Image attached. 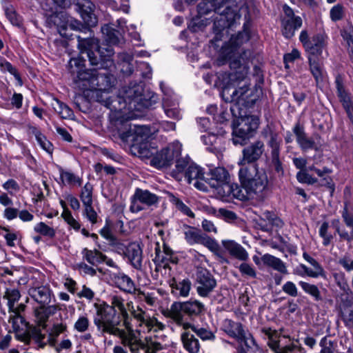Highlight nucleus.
<instances>
[{"label": "nucleus", "mask_w": 353, "mask_h": 353, "mask_svg": "<svg viewBox=\"0 0 353 353\" xmlns=\"http://www.w3.org/2000/svg\"><path fill=\"white\" fill-rule=\"evenodd\" d=\"M259 119L257 117L250 116L241 119L238 125L233 126L232 142L234 145H245L246 141L252 136L258 128Z\"/></svg>", "instance_id": "9"}, {"label": "nucleus", "mask_w": 353, "mask_h": 353, "mask_svg": "<svg viewBox=\"0 0 353 353\" xmlns=\"http://www.w3.org/2000/svg\"><path fill=\"white\" fill-rule=\"evenodd\" d=\"M299 285L305 293L312 296L315 301L322 300L320 290L316 285L302 281L299 282Z\"/></svg>", "instance_id": "43"}, {"label": "nucleus", "mask_w": 353, "mask_h": 353, "mask_svg": "<svg viewBox=\"0 0 353 353\" xmlns=\"http://www.w3.org/2000/svg\"><path fill=\"white\" fill-rule=\"evenodd\" d=\"M218 9L211 1L201 2L197 6L198 14L200 16L207 14L212 10L218 12Z\"/></svg>", "instance_id": "55"}, {"label": "nucleus", "mask_w": 353, "mask_h": 353, "mask_svg": "<svg viewBox=\"0 0 353 353\" xmlns=\"http://www.w3.org/2000/svg\"><path fill=\"white\" fill-rule=\"evenodd\" d=\"M90 325L89 319L85 316H80L74 325V329L78 332H85Z\"/></svg>", "instance_id": "56"}, {"label": "nucleus", "mask_w": 353, "mask_h": 353, "mask_svg": "<svg viewBox=\"0 0 353 353\" xmlns=\"http://www.w3.org/2000/svg\"><path fill=\"white\" fill-rule=\"evenodd\" d=\"M32 296L41 305H48L50 303V292L44 287H39L32 290Z\"/></svg>", "instance_id": "36"}, {"label": "nucleus", "mask_w": 353, "mask_h": 353, "mask_svg": "<svg viewBox=\"0 0 353 353\" xmlns=\"http://www.w3.org/2000/svg\"><path fill=\"white\" fill-rule=\"evenodd\" d=\"M183 232L186 242L190 245L201 244L214 252H216L219 250V245L216 240L202 233L201 230L194 227L183 225Z\"/></svg>", "instance_id": "11"}, {"label": "nucleus", "mask_w": 353, "mask_h": 353, "mask_svg": "<svg viewBox=\"0 0 353 353\" xmlns=\"http://www.w3.org/2000/svg\"><path fill=\"white\" fill-rule=\"evenodd\" d=\"M60 176L64 183H67L68 185H81V179L71 172L61 170L60 171Z\"/></svg>", "instance_id": "50"}, {"label": "nucleus", "mask_w": 353, "mask_h": 353, "mask_svg": "<svg viewBox=\"0 0 353 353\" xmlns=\"http://www.w3.org/2000/svg\"><path fill=\"white\" fill-rule=\"evenodd\" d=\"M162 105L164 112L168 117L176 120H179L182 118L181 110L179 108V103L171 96L163 97Z\"/></svg>", "instance_id": "25"}, {"label": "nucleus", "mask_w": 353, "mask_h": 353, "mask_svg": "<svg viewBox=\"0 0 353 353\" xmlns=\"http://www.w3.org/2000/svg\"><path fill=\"white\" fill-rule=\"evenodd\" d=\"M283 12L285 17L282 19V32L285 38L290 39L301 27L303 21L300 17L294 14L293 10L290 6L285 5Z\"/></svg>", "instance_id": "15"}, {"label": "nucleus", "mask_w": 353, "mask_h": 353, "mask_svg": "<svg viewBox=\"0 0 353 353\" xmlns=\"http://www.w3.org/2000/svg\"><path fill=\"white\" fill-rule=\"evenodd\" d=\"M328 223L323 222L319 230V236L323 239V245L325 246L330 245L333 239L332 234L328 232Z\"/></svg>", "instance_id": "54"}, {"label": "nucleus", "mask_w": 353, "mask_h": 353, "mask_svg": "<svg viewBox=\"0 0 353 353\" xmlns=\"http://www.w3.org/2000/svg\"><path fill=\"white\" fill-rule=\"evenodd\" d=\"M201 139L203 143L208 146V149L211 152H215L223 148V137L221 134L209 132L201 136Z\"/></svg>", "instance_id": "31"}, {"label": "nucleus", "mask_w": 353, "mask_h": 353, "mask_svg": "<svg viewBox=\"0 0 353 353\" xmlns=\"http://www.w3.org/2000/svg\"><path fill=\"white\" fill-rule=\"evenodd\" d=\"M102 32L107 35L106 40L111 44H117L119 42L117 31L110 28L108 26L102 27Z\"/></svg>", "instance_id": "60"}, {"label": "nucleus", "mask_w": 353, "mask_h": 353, "mask_svg": "<svg viewBox=\"0 0 353 353\" xmlns=\"http://www.w3.org/2000/svg\"><path fill=\"white\" fill-rule=\"evenodd\" d=\"M131 265L137 270L142 266V250L139 244L132 243L128 245L125 252Z\"/></svg>", "instance_id": "27"}, {"label": "nucleus", "mask_w": 353, "mask_h": 353, "mask_svg": "<svg viewBox=\"0 0 353 353\" xmlns=\"http://www.w3.org/2000/svg\"><path fill=\"white\" fill-rule=\"evenodd\" d=\"M5 14L9 21L15 26L20 27L22 25V18L17 13L13 6L7 3L3 6Z\"/></svg>", "instance_id": "42"}, {"label": "nucleus", "mask_w": 353, "mask_h": 353, "mask_svg": "<svg viewBox=\"0 0 353 353\" xmlns=\"http://www.w3.org/2000/svg\"><path fill=\"white\" fill-rule=\"evenodd\" d=\"M110 305L105 301L94 303L96 316L93 321L98 331L121 338L127 332L128 313L125 300L118 295L110 296Z\"/></svg>", "instance_id": "3"}, {"label": "nucleus", "mask_w": 353, "mask_h": 353, "mask_svg": "<svg viewBox=\"0 0 353 353\" xmlns=\"http://www.w3.org/2000/svg\"><path fill=\"white\" fill-rule=\"evenodd\" d=\"M69 66L70 68V72L71 73H77V77L79 74V72H84L87 71L88 70H83V68L85 66V60H83L81 59L78 58H72L70 60L69 62Z\"/></svg>", "instance_id": "58"}, {"label": "nucleus", "mask_w": 353, "mask_h": 353, "mask_svg": "<svg viewBox=\"0 0 353 353\" xmlns=\"http://www.w3.org/2000/svg\"><path fill=\"white\" fill-rule=\"evenodd\" d=\"M137 292V296L141 300H143L148 305L150 306H154L157 303V298L154 296V294L144 292L139 289L136 291Z\"/></svg>", "instance_id": "62"}, {"label": "nucleus", "mask_w": 353, "mask_h": 353, "mask_svg": "<svg viewBox=\"0 0 353 353\" xmlns=\"http://www.w3.org/2000/svg\"><path fill=\"white\" fill-rule=\"evenodd\" d=\"M52 106L63 119H70L73 116V111L69 106L57 99L53 100Z\"/></svg>", "instance_id": "39"}, {"label": "nucleus", "mask_w": 353, "mask_h": 353, "mask_svg": "<svg viewBox=\"0 0 353 353\" xmlns=\"http://www.w3.org/2000/svg\"><path fill=\"white\" fill-rule=\"evenodd\" d=\"M303 258L313 267V270L321 276H325V272L323 267L315 259L310 256L305 252L303 254Z\"/></svg>", "instance_id": "57"}, {"label": "nucleus", "mask_w": 353, "mask_h": 353, "mask_svg": "<svg viewBox=\"0 0 353 353\" xmlns=\"http://www.w3.org/2000/svg\"><path fill=\"white\" fill-rule=\"evenodd\" d=\"M33 133L39 145L47 152L52 153V145L46 139V137L37 129H34Z\"/></svg>", "instance_id": "49"}, {"label": "nucleus", "mask_w": 353, "mask_h": 353, "mask_svg": "<svg viewBox=\"0 0 353 353\" xmlns=\"http://www.w3.org/2000/svg\"><path fill=\"white\" fill-rule=\"evenodd\" d=\"M183 330H191L203 341H213L215 339V335L212 332L203 327H198L194 324H185Z\"/></svg>", "instance_id": "37"}, {"label": "nucleus", "mask_w": 353, "mask_h": 353, "mask_svg": "<svg viewBox=\"0 0 353 353\" xmlns=\"http://www.w3.org/2000/svg\"><path fill=\"white\" fill-rule=\"evenodd\" d=\"M181 150L182 145L178 141H174L159 152L157 150V153L150 160V164L156 168L168 166L174 158L181 155Z\"/></svg>", "instance_id": "12"}, {"label": "nucleus", "mask_w": 353, "mask_h": 353, "mask_svg": "<svg viewBox=\"0 0 353 353\" xmlns=\"http://www.w3.org/2000/svg\"><path fill=\"white\" fill-rule=\"evenodd\" d=\"M293 132L296 136L298 145L303 152L316 149V145L314 139L307 137L304 127L299 123H296L294 126Z\"/></svg>", "instance_id": "18"}, {"label": "nucleus", "mask_w": 353, "mask_h": 353, "mask_svg": "<svg viewBox=\"0 0 353 353\" xmlns=\"http://www.w3.org/2000/svg\"><path fill=\"white\" fill-rule=\"evenodd\" d=\"M341 36L349 47L353 48V26L351 24L345 26L341 31Z\"/></svg>", "instance_id": "63"}, {"label": "nucleus", "mask_w": 353, "mask_h": 353, "mask_svg": "<svg viewBox=\"0 0 353 353\" xmlns=\"http://www.w3.org/2000/svg\"><path fill=\"white\" fill-rule=\"evenodd\" d=\"M55 305H41V306L35 310L36 316L38 319L39 325L43 328L46 327V322L50 315L54 314L57 312Z\"/></svg>", "instance_id": "33"}, {"label": "nucleus", "mask_w": 353, "mask_h": 353, "mask_svg": "<svg viewBox=\"0 0 353 353\" xmlns=\"http://www.w3.org/2000/svg\"><path fill=\"white\" fill-rule=\"evenodd\" d=\"M127 305L131 315L137 321L138 327L144 326L148 332H158L165 329V325L163 323L160 322L155 316H150L140 306L134 307L132 301L128 303Z\"/></svg>", "instance_id": "10"}, {"label": "nucleus", "mask_w": 353, "mask_h": 353, "mask_svg": "<svg viewBox=\"0 0 353 353\" xmlns=\"http://www.w3.org/2000/svg\"><path fill=\"white\" fill-rule=\"evenodd\" d=\"M143 88L141 85H135L129 87L125 92L124 98L129 100V103L132 101L139 102L143 99L142 97Z\"/></svg>", "instance_id": "41"}, {"label": "nucleus", "mask_w": 353, "mask_h": 353, "mask_svg": "<svg viewBox=\"0 0 353 353\" xmlns=\"http://www.w3.org/2000/svg\"><path fill=\"white\" fill-rule=\"evenodd\" d=\"M9 323L12 324L15 338L26 344H29L31 341L30 332L28 330V323L21 315L10 314Z\"/></svg>", "instance_id": "16"}, {"label": "nucleus", "mask_w": 353, "mask_h": 353, "mask_svg": "<svg viewBox=\"0 0 353 353\" xmlns=\"http://www.w3.org/2000/svg\"><path fill=\"white\" fill-rule=\"evenodd\" d=\"M192 163L185 159H178L176 161L175 168L172 170V176L178 181H181L184 177L185 170Z\"/></svg>", "instance_id": "40"}, {"label": "nucleus", "mask_w": 353, "mask_h": 353, "mask_svg": "<svg viewBox=\"0 0 353 353\" xmlns=\"http://www.w3.org/2000/svg\"><path fill=\"white\" fill-rule=\"evenodd\" d=\"M237 341L240 343H243L248 350H255L258 349V345L252 335L249 333L247 334L245 330L243 332V336L239 337Z\"/></svg>", "instance_id": "53"}, {"label": "nucleus", "mask_w": 353, "mask_h": 353, "mask_svg": "<svg viewBox=\"0 0 353 353\" xmlns=\"http://www.w3.org/2000/svg\"><path fill=\"white\" fill-rule=\"evenodd\" d=\"M3 188L5 190L8 191L11 195L18 192L20 190V186L18 183L14 179H8L3 184Z\"/></svg>", "instance_id": "64"}, {"label": "nucleus", "mask_w": 353, "mask_h": 353, "mask_svg": "<svg viewBox=\"0 0 353 353\" xmlns=\"http://www.w3.org/2000/svg\"><path fill=\"white\" fill-rule=\"evenodd\" d=\"M241 188L237 184L229 183V173L221 167L211 170L208 176L207 185L223 190L227 196L239 200L263 201L270 192L269 179L265 170L256 165L242 163L239 170Z\"/></svg>", "instance_id": "1"}, {"label": "nucleus", "mask_w": 353, "mask_h": 353, "mask_svg": "<svg viewBox=\"0 0 353 353\" xmlns=\"http://www.w3.org/2000/svg\"><path fill=\"white\" fill-rule=\"evenodd\" d=\"M315 172L319 177L322 178L321 185H327L332 190V192L334 191V186L332 183V179L330 176H327V174L332 172V170L325 167L322 170L315 169Z\"/></svg>", "instance_id": "44"}, {"label": "nucleus", "mask_w": 353, "mask_h": 353, "mask_svg": "<svg viewBox=\"0 0 353 353\" xmlns=\"http://www.w3.org/2000/svg\"><path fill=\"white\" fill-rule=\"evenodd\" d=\"M336 87L337 90L338 97L343 103L344 108L348 114L350 119L353 121V101L350 100L347 95L343 85V79L341 76L338 75L335 79Z\"/></svg>", "instance_id": "26"}, {"label": "nucleus", "mask_w": 353, "mask_h": 353, "mask_svg": "<svg viewBox=\"0 0 353 353\" xmlns=\"http://www.w3.org/2000/svg\"><path fill=\"white\" fill-rule=\"evenodd\" d=\"M115 126L119 137L123 142L145 143L149 137L154 134L153 130L147 125H133L127 120H117Z\"/></svg>", "instance_id": "8"}, {"label": "nucleus", "mask_w": 353, "mask_h": 353, "mask_svg": "<svg viewBox=\"0 0 353 353\" xmlns=\"http://www.w3.org/2000/svg\"><path fill=\"white\" fill-rule=\"evenodd\" d=\"M92 185L90 183H86L83 187L80 194V199L83 205H92Z\"/></svg>", "instance_id": "46"}, {"label": "nucleus", "mask_w": 353, "mask_h": 353, "mask_svg": "<svg viewBox=\"0 0 353 353\" xmlns=\"http://www.w3.org/2000/svg\"><path fill=\"white\" fill-rule=\"evenodd\" d=\"M113 76L108 72L99 73L97 70L79 72L74 77L73 86L81 92L87 90H107L112 87Z\"/></svg>", "instance_id": "7"}, {"label": "nucleus", "mask_w": 353, "mask_h": 353, "mask_svg": "<svg viewBox=\"0 0 353 353\" xmlns=\"http://www.w3.org/2000/svg\"><path fill=\"white\" fill-rule=\"evenodd\" d=\"M61 216L63 218L65 221L73 229L78 230L81 225L72 216L69 210L63 211Z\"/></svg>", "instance_id": "61"}, {"label": "nucleus", "mask_w": 353, "mask_h": 353, "mask_svg": "<svg viewBox=\"0 0 353 353\" xmlns=\"http://www.w3.org/2000/svg\"><path fill=\"white\" fill-rule=\"evenodd\" d=\"M340 308L341 311L346 308L353 307V292L352 290L350 291L344 292L340 296Z\"/></svg>", "instance_id": "52"}, {"label": "nucleus", "mask_w": 353, "mask_h": 353, "mask_svg": "<svg viewBox=\"0 0 353 353\" xmlns=\"http://www.w3.org/2000/svg\"><path fill=\"white\" fill-rule=\"evenodd\" d=\"M77 46L81 53L87 54L92 65L96 66L99 69H108L114 65L111 48L99 47L98 40L93 37L83 39L80 36H77Z\"/></svg>", "instance_id": "4"}, {"label": "nucleus", "mask_w": 353, "mask_h": 353, "mask_svg": "<svg viewBox=\"0 0 353 353\" xmlns=\"http://www.w3.org/2000/svg\"><path fill=\"white\" fill-rule=\"evenodd\" d=\"M264 152V144L261 141H256L248 145L243 150V159L239 163L240 167L242 163L254 164L258 165L255 162L260 159ZM259 168V166H257Z\"/></svg>", "instance_id": "17"}, {"label": "nucleus", "mask_w": 353, "mask_h": 353, "mask_svg": "<svg viewBox=\"0 0 353 353\" xmlns=\"http://www.w3.org/2000/svg\"><path fill=\"white\" fill-rule=\"evenodd\" d=\"M221 329L229 336L236 340L239 337L243 336V332L244 330L241 323L235 322L228 319L223 321Z\"/></svg>", "instance_id": "30"}, {"label": "nucleus", "mask_w": 353, "mask_h": 353, "mask_svg": "<svg viewBox=\"0 0 353 353\" xmlns=\"http://www.w3.org/2000/svg\"><path fill=\"white\" fill-rule=\"evenodd\" d=\"M221 244L232 257L243 261L249 259V254L246 250L234 240L224 239L221 241Z\"/></svg>", "instance_id": "19"}, {"label": "nucleus", "mask_w": 353, "mask_h": 353, "mask_svg": "<svg viewBox=\"0 0 353 353\" xmlns=\"http://www.w3.org/2000/svg\"><path fill=\"white\" fill-rule=\"evenodd\" d=\"M268 345L275 353H300L303 350L298 344V341L284 344L282 343L281 340L276 341L270 339L268 342Z\"/></svg>", "instance_id": "21"}, {"label": "nucleus", "mask_w": 353, "mask_h": 353, "mask_svg": "<svg viewBox=\"0 0 353 353\" xmlns=\"http://www.w3.org/2000/svg\"><path fill=\"white\" fill-rule=\"evenodd\" d=\"M261 261L264 265L282 274H288V269L285 263L279 258L269 254H265L261 256Z\"/></svg>", "instance_id": "32"}, {"label": "nucleus", "mask_w": 353, "mask_h": 353, "mask_svg": "<svg viewBox=\"0 0 353 353\" xmlns=\"http://www.w3.org/2000/svg\"><path fill=\"white\" fill-rule=\"evenodd\" d=\"M81 254L83 258L92 265H97L103 263L102 257H103V254L97 250H91L88 248H84L83 249Z\"/></svg>", "instance_id": "38"}, {"label": "nucleus", "mask_w": 353, "mask_h": 353, "mask_svg": "<svg viewBox=\"0 0 353 353\" xmlns=\"http://www.w3.org/2000/svg\"><path fill=\"white\" fill-rule=\"evenodd\" d=\"M120 59L123 61L121 68L122 72L126 75H130L133 72V65L131 63L133 59L132 56L123 54L120 55Z\"/></svg>", "instance_id": "48"}, {"label": "nucleus", "mask_w": 353, "mask_h": 353, "mask_svg": "<svg viewBox=\"0 0 353 353\" xmlns=\"http://www.w3.org/2000/svg\"><path fill=\"white\" fill-rule=\"evenodd\" d=\"M31 339H33L35 343L41 348H43L49 341H45L46 335L42 334L40 330L34 329L30 332Z\"/></svg>", "instance_id": "59"}, {"label": "nucleus", "mask_w": 353, "mask_h": 353, "mask_svg": "<svg viewBox=\"0 0 353 353\" xmlns=\"http://www.w3.org/2000/svg\"><path fill=\"white\" fill-rule=\"evenodd\" d=\"M184 179L189 184H192L196 189L203 192L208 191L207 185L208 177L205 176L203 168L196 164L192 163L188 167L184 174Z\"/></svg>", "instance_id": "14"}, {"label": "nucleus", "mask_w": 353, "mask_h": 353, "mask_svg": "<svg viewBox=\"0 0 353 353\" xmlns=\"http://www.w3.org/2000/svg\"><path fill=\"white\" fill-rule=\"evenodd\" d=\"M131 152L141 159H152L157 153V148L151 147L148 143H135L130 145Z\"/></svg>", "instance_id": "28"}, {"label": "nucleus", "mask_w": 353, "mask_h": 353, "mask_svg": "<svg viewBox=\"0 0 353 353\" xmlns=\"http://www.w3.org/2000/svg\"><path fill=\"white\" fill-rule=\"evenodd\" d=\"M112 279L115 285L125 292L133 294L137 290L132 279L123 272H119L112 274Z\"/></svg>", "instance_id": "20"}, {"label": "nucleus", "mask_w": 353, "mask_h": 353, "mask_svg": "<svg viewBox=\"0 0 353 353\" xmlns=\"http://www.w3.org/2000/svg\"><path fill=\"white\" fill-rule=\"evenodd\" d=\"M205 309V305L202 302L196 299H190L187 301L173 302L169 309L163 311V314L183 328L185 324H192L185 320V316L190 319L197 317L204 312Z\"/></svg>", "instance_id": "5"}, {"label": "nucleus", "mask_w": 353, "mask_h": 353, "mask_svg": "<svg viewBox=\"0 0 353 353\" xmlns=\"http://www.w3.org/2000/svg\"><path fill=\"white\" fill-rule=\"evenodd\" d=\"M310 71L314 77L317 85H319L325 79V72L319 57L308 56Z\"/></svg>", "instance_id": "24"}, {"label": "nucleus", "mask_w": 353, "mask_h": 353, "mask_svg": "<svg viewBox=\"0 0 353 353\" xmlns=\"http://www.w3.org/2000/svg\"><path fill=\"white\" fill-rule=\"evenodd\" d=\"M248 33L239 32L232 35L228 41L221 48L216 59L218 65L229 62L233 72L227 75V82L223 88L221 96L228 103H234L235 106H245L249 103L248 97L251 91L245 79L248 74L249 66L240 57L239 47L249 40Z\"/></svg>", "instance_id": "2"}, {"label": "nucleus", "mask_w": 353, "mask_h": 353, "mask_svg": "<svg viewBox=\"0 0 353 353\" xmlns=\"http://www.w3.org/2000/svg\"><path fill=\"white\" fill-rule=\"evenodd\" d=\"M181 341L184 349L188 353H198L199 352V341L189 330H183V332L181 334Z\"/></svg>", "instance_id": "29"}, {"label": "nucleus", "mask_w": 353, "mask_h": 353, "mask_svg": "<svg viewBox=\"0 0 353 353\" xmlns=\"http://www.w3.org/2000/svg\"><path fill=\"white\" fill-rule=\"evenodd\" d=\"M20 297V292L16 289H7L5 292V294L3 295V299L8 300V306L9 310H14V305L15 303L19 300Z\"/></svg>", "instance_id": "47"}, {"label": "nucleus", "mask_w": 353, "mask_h": 353, "mask_svg": "<svg viewBox=\"0 0 353 353\" xmlns=\"http://www.w3.org/2000/svg\"><path fill=\"white\" fill-rule=\"evenodd\" d=\"M35 232L40 234L41 235L52 238L55 236V230L47 225L44 222H39L36 224L34 227Z\"/></svg>", "instance_id": "51"}, {"label": "nucleus", "mask_w": 353, "mask_h": 353, "mask_svg": "<svg viewBox=\"0 0 353 353\" xmlns=\"http://www.w3.org/2000/svg\"><path fill=\"white\" fill-rule=\"evenodd\" d=\"M134 193L136 199H139L141 203L147 206H151L158 203V196L147 190L137 188Z\"/></svg>", "instance_id": "35"}, {"label": "nucleus", "mask_w": 353, "mask_h": 353, "mask_svg": "<svg viewBox=\"0 0 353 353\" xmlns=\"http://www.w3.org/2000/svg\"><path fill=\"white\" fill-rule=\"evenodd\" d=\"M196 292L200 296L207 297L214 289L216 281L208 270L198 268L196 272Z\"/></svg>", "instance_id": "13"}, {"label": "nucleus", "mask_w": 353, "mask_h": 353, "mask_svg": "<svg viewBox=\"0 0 353 353\" xmlns=\"http://www.w3.org/2000/svg\"><path fill=\"white\" fill-rule=\"evenodd\" d=\"M67 326L65 323H54L49 332V336L48 341L52 345L54 344L57 338L63 332L65 331Z\"/></svg>", "instance_id": "45"}, {"label": "nucleus", "mask_w": 353, "mask_h": 353, "mask_svg": "<svg viewBox=\"0 0 353 353\" xmlns=\"http://www.w3.org/2000/svg\"><path fill=\"white\" fill-rule=\"evenodd\" d=\"M125 323L127 332L120 339L122 345L128 347L131 353H139L140 350H143L145 353H158L168 347L167 344L160 342L157 335L145 336L141 340L131 327L130 323Z\"/></svg>", "instance_id": "6"}, {"label": "nucleus", "mask_w": 353, "mask_h": 353, "mask_svg": "<svg viewBox=\"0 0 353 353\" xmlns=\"http://www.w3.org/2000/svg\"><path fill=\"white\" fill-rule=\"evenodd\" d=\"M154 262L157 265H163L164 268H167L168 263L173 264L178 263V258L174 255L172 250L165 244H163V251L156 249V256Z\"/></svg>", "instance_id": "22"}, {"label": "nucleus", "mask_w": 353, "mask_h": 353, "mask_svg": "<svg viewBox=\"0 0 353 353\" xmlns=\"http://www.w3.org/2000/svg\"><path fill=\"white\" fill-rule=\"evenodd\" d=\"M171 293L176 297H187L190 294L192 283L188 279L176 281L174 278L170 281Z\"/></svg>", "instance_id": "23"}, {"label": "nucleus", "mask_w": 353, "mask_h": 353, "mask_svg": "<svg viewBox=\"0 0 353 353\" xmlns=\"http://www.w3.org/2000/svg\"><path fill=\"white\" fill-rule=\"evenodd\" d=\"M324 47L323 37L321 34L315 35L312 37L310 43L307 44L306 50L308 52V56H317L319 57L322 53Z\"/></svg>", "instance_id": "34"}]
</instances>
